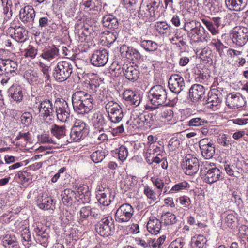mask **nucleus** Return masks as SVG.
<instances>
[{
  "mask_svg": "<svg viewBox=\"0 0 248 248\" xmlns=\"http://www.w3.org/2000/svg\"><path fill=\"white\" fill-rule=\"evenodd\" d=\"M74 111L80 114L88 113L93 108L94 100L93 96L84 91L75 92L72 97Z\"/></svg>",
  "mask_w": 248,
  "mask_h": 248,
  "instance_id": "obj_1",
  "label": "nucleus"
},
{
  "mask_svg": "<svg viewBox=\"0 0 248 248\" xmlns=\"http://www.w3.org/2000/svg\"><path fill=\"white\" fill-rule=\"evenodd\" d=\"M108 118L113 124H121L120 126L112 129L114 135L122 133L124 131V113L121 107L116 102L109 101L105 106Z\"/></svg>",
  "mask_w": 248,
  "mask_h": 248,
  "instance_id": "obj_2",
  "label": "nucleus"
},
{
  "mask_svg": "<svg viewBox=\"0 0 248 248\" xmlns=\"http://www.w3.org/2000/svg\"><path fill=\"white\" fill-rule=\"evenodd\" d=\"M149 98L151 104L154 105L151 107L152 109H155L160 106L167 104V89L160 85H155L149 91Z\"/></svg>",
  "mask_w": 248,
  "mask_h": 248,
  "instance_id": "obj_3",
  "label": "nucleus"
},
{
  "mask_svg": "<svg viewBox=\"0 0 248 248\" xmlns=\"http://www.w3.org/2000/svg\"><path fill=\"white\" fill-rule=\"evenodd\" d=\"M73 62L62 61L58 62L53 73V77L59 82L66 80L71 75L73 70Z\"/></svg>",
  "mask_w": 248,
  "mask_h": 248,
  "instance_id": "obj_4",
  "label": "nucleus"
},
{
  "mask_svg": "<svg viewBox=\"0 0 248 248\" xmlns=\"http://www.w3.org/2000/svg\"><path fill=\"white\" fill-rule=\"evenodd\" d=\"M230 37L234 44L242 46L248 41V28L243 26H236L231 31Z\"/></svg>",
  "mask_w": 248,
  "mask_h": 248,
  "instance_id": "obj_5",
  "label": "nucleus"
},
{
  "mask_svg": "<svg viewBox=\"0 0 248 248\" xmlns=\"http://www.w3.org/2000/svg\"><path fill=\"white\" fill-rule=\"evenodd\" d=\"M95 231L101 236L108 237L114 232V220L111 217H108L101 219L95 225Z\"/></svg>",
  "mask_w": 248,
  "mask_h": 248,
  "instance_id": "obj_6",
  "label": "nucleus"
},
{
  "mask_svg": "<svg viewBox=\"0 0 248 248\" xmlns=\"http://www.w3.org/2000/svg\"><path fill=\"white\" fill-rule=\"evenodd\" d=\"M199 161L195 155L187 154L183 160L182 167L185 173L189 175H193L198 171Z\"/></svg>",
  "mask_w": 248,
  "mask_h": 248,
  "instance_id": "obj_7",
  "label": "nucleus"
},
{
  "mask_svg": "<svg viewBox=\"0 0 248 248\" xmlns=\"http://www.w3.org/2000/svg\"><path fill=\"white\" fill-rule=\"evenodd\" d=\"M134 214V209L128 203L121 205L115 213V220L119 223H125L129 221Z\"/></svg>",
  "mask_w": 248,
  "mask_h": 248,
  "instance_id": "obj_8",
  "label": "nucleus"
},
{
  "mask_svg": "<svg viewBox=\"0 0 248 248\" xmlns=\"http://www.w3.org/2000/svg\"><path fill=\"white\" fill-rule=\"evenodd\" d=\"M36 100L39 101V104L36 102L35 108H37L39 113L44 118L53 116L55 115V107L53 103L49 99H45L43 100H39V98H36Z\"/></svg>",
  "mask_w": 248,
  "mask_h": 248,
  "instance_id": "obj_9",
  "label": "nucleus"
},
{
  "mask_svg": "<svg viewBox=\"0 0 248 248\" xmlns=\"http://www.w3.org/2000/svg\"><path fill=\"white\" fill-rule=\"evenodd\" d=\"M199 146L202 155L205 159H209L213 157L215 147L212 140L208 138H203L199 141Z\"/></svg>",
  "mask_w": 248,
  "mask_h": 248,
  "instance_id": "obj_10",
  "label": "nucleus"
},
{
  "mask_svg": "<svg viewBox=\"0 0 248 248\" xmlns=\"http://www.w3.org/2000/svg\"><path fill=\"white\" fill-rule=\"evenodd\" d=\"M65 126H59L56 124H53L50 128L51 134L57 138V147H62L67 145L68 138L66 135Z\"/></svg>",
  "mask_w": 248,
  "mask_h": 248,
  "instance_id": "obj_11",
  "label": "nucleus"
},
{
  "mask_svg": "<svg viewBox=\"0 0 248 248\" xmlns=\"http://www.w3.org/2000/svg\"><path fill=\"white\" fill-rule=\"evenodd\" d=\"M168 85L170 90L176 94L180 93L186 87L184 78L178 74L172 75L170 77Z\"/></svg>",
  "mask_w": 248,
  "mask_h": 248,
  "instance_id": "obj_12",
  "label": "nucleus"
},
{
  "mask_svg": "<svg viewBox=\"0 0 248 248\" xmlns=\"http://www.w3.org/2000/svg\"><path fill=\"white\" fill-rule=\"evenodd\" d=\"M140 45L146 51L152 53L150 57L153 61L160 58L161 51L158 50V44L155 41L141 39Z\"/></svg>",
  "mask_w": 248,
  "mask_h": 248,
  "instance_id": "obj_13",
  "label": "nucleus"
},
{
  "mask_svg": "<svg viewBox=\"0 0 248 248\" xmlns=\"http://www.w3.org/2000/svg\"><path fill=\"white\" fill-rule=\"evenodd\" d=\"M35 15V11L33 7L27 5L20 9L19 17L24 24H27L29 27H32Z\"/></svg>",
  "mask_w": 248,
  "mask_h": 248,
  "instance_id": "obj_14",
  "label": "nucleus"
},
{
  "mask_svg": "<svg viewBox=\"0 0 248 248\" xmlns=\"http://www.w3.org/2000/svg\"><path fill=\"white\" fill-rule=\"evenodd\" d=\"M108 55L107 51L104 49H100L94 51L91 58V63L95 66H103L107 62Z\"/></svg>",
  "mask_w": 248,
  "mask_h": 248,
  "instance_id": "obj_15",
  "label": "nucleus"
},
{
  "mask_svg": "<svg viewBox=\"0 0 248 248\" xmlns=\"http://www.w3.org/2000/svg\"><path fill=\"white\" fill-rule=\"evenodd\" d=\"M60 106H56L55 108V114H56L57 118L62 122H65L69 118L70 109L68 103L64 100L59 101Z\"/></svg>",
  "mask_w": 248,
  "mask_h": 248,
  "instance_id": "obj_16",
  "label": "nucleus"
},
{
  "mask_svg": "<svg viewBox=\"0 0 248 248\" xmlns=\"http://www.w3.org/2000/svg\"><path fill=\"white\" fill-rule=\"evenodd\" d=\"M205 92V88L202 85L194 84L189 90V97L192 102L196 103L202 100Z\"/></svg>",
  "mask_w": 248,
  "mask_h": 248,
  "instance_id": "obj_17",
  "label": "nucleus"
},
{
  "mask_svg": "<svg viewBox=\"0 0 248 248\" xmlns=\"http://www.w3.org/2000/svg\"><path fill=\"white\" fill-rule=\"evenodd\" d=\"M246 103L245 99L240 93L230 94L226 99V105L231 108H242Z\"/></svg>",
  "mask_w": 248,
  "mask_h": 248,
  "instance_id": "obj_18",
  "label": "nucleus"
},
{
  "mask_svg": "<svg viewBox=\"0 0 248 248\" xmlns=\"http://www.w3.org/2000/svg\"><path fill=\"white\" fill-rule=\"evenodd\" d=\"M208 33L205 31L204 28L200 24L195 30L189 33L188 36L195 42H206L209 40Z\"/></svg>",
  "mask_w": 248,
  "mask_h": 248,
  "instance_id": "obj_19",
  "label": "nucleus"
},
{
  "mask_svg": "<svg viewBox=\"0 0 248 248\" xmlns=\"http://www.w3.org/2000/svg\"><path fill=\"white\" fill-rule=\"evenodd\" d=\"M38 206L43 210H54L55 208V203L51 197H48L46 193L38 196L36 200Z\"/></svg>",
  "mask_w": 248,
  "mask_h": 248,
  "instance_id": "obj_20",
  "label": "nucleus"
},
{
  "mask_svg": "<svg viewBox=\"0 0 248 248\" xmlns=\"http://www.w3.org/2000/svg\"><path fill=\"white\" fill-rule=\"evenodd\" d=\"M122 72L126 79L132 82L136 81L140 75V71L138 67L133 65H124Z\"/></svg>",
  "mask_w": 248,
  "mask_h": 248,
  "instance_id": "obj_21",
  "label": "nucleus"
},
{
  "mask_svg": "<svg viewBox=\"0 0 248 248\" xmlns=\"http://www.w3.org/2000/svg\"><path fill=\"white\" fill-rule=\"evenodd\" d=\"M164 152V147L157 143H151L147 149H145L143 154L146 159H150L155 155H161Z\"/></svg>",
  "mask_w": 248,
  "mask_h": 248,
  "instance_id": "obj_22",
  "label": "nucleus"
},
{
  "mask_svg": "<svg viewBox=\"0 0 248 248\" xmlns=\"http://www.w3.org/2000/svg\"><path fill=\"white\" fill-rule=\"evenodd\" d=\"M11 37L16 42L23 43L28 38V31L23 27H16L11 29Z\"/></svg>",
  "mask_w": 248,
  "mask_h": 248,
  "instance_id": "obj_23",
  "label": "nucleus"
},
{
  "mask_svg": "<svg viewBox=\"0 0 248 248\" xmlns=\"http://www.w3.org/2000/svg\"><path fill=\"white\" fill-rule=\"evenodd\" d=\"M123 98L135 107L139 106L141 101L140 94L131 90H126L123 94Z\"/></svg>",
  "mask_w": 248,
  "mask_h": 248,
  "instance_id": "obj_24",
  "label": "nucleus"
},
{
  "mask_svg": "<svg viewBox=\"0 0 248 248\" xmlns=\"http://www.w3.org/2000/svg\"><path fill=\"white\" fill-rule=\"evenodd\" d=\"M93 126L95 129H98V131L101 132L107 125V120L104 115L100 113L96 112L93 114L92 118Z\"/></svg>",
  "mask_w": 248,
  "mask_h": 248,
  "instance_id": "obj_25",
  "label": "nucleus"
},
{
  "mask_svg": "<svg viewBox=\"0 0 248 248\" xmlns=\"http://www.w3.org/2000/svg\"><path fill=\"white\" fill-rule=\"evenodd\" d=\"M248 0H225L227 7L230 10L237 12L245 9Z\"/></svg>",
  "mask_w": 248,
  "mask_h": 248,
  "instance_id": "obj_26",
  "label": "nucleus"
},
{
  "mask_svg": "<svg viewBox=\"0 0 248 248\" xmlns=\"http://www.w3.org/2000/svg\"><path fill=\"white\" fill-rule=\"evenodd\" d=\"M59 51L58 48L54 45L46 47L43 50L40 57L44 59L50 61L59 56Z\"/></svg>",
  "mask_w": 248,
  "mask_h": 248,
  "instance_id": "obj_27",
  "label": "nucleus"
},
{
  "mask_svg": "<svg viewBox=\"0 0 248 248\" xmlns=\"http://www.w3.org/2000/svg\"><path fill=\"white\" fill-rule=\"evenodd\" d=\"M161 222L155 217H150L147 224L148 231L153 234H157L161 229Z\"/></svg>",
  "mask_w": 248,
  "mask_h": 248,
  "instance_id": "obj_28",
  "label": "nucleus"
},
{
  "mask_svg": "<svg viewBox=\"0 0 248 248\" xmlns=\"http://www.w3.org/2000/svg\"><path fill=\"white\" fill-rule=\"evenodd\" d=\"M102 23L104 27L115 31L118 29L119 22L118 19L112 15H107L103 16Z\"/></svg>",
  "mask_w": 248,
  "mask_h": 248,
  "instance_id": "obj_29",
  "label": "nucleus"
},
{
  "mask_svg": "<svg viewBox=\"0 0 248 248\" xmlns=\"http://www.w3.org/2000/svg\"><path fill=\"white\" fill-rule=\"evenodd\" d=\"M89 132H86L84 130L72 128L70 133L69 138L68 139L67 144L72 142H78L84 139Z\"/></svg>",
  "mask_w": 248,
  "mask_h": 248,
  "instance_id": "obj_30",
  "label": "nucleus"
},
{
  "mask_svg": "<svg viewBox=\"0 0 248 248\" xmlns=\"http://www.w3.org/2000/svg\"><path fill=\"white\" fill-rule=\"evenodd\" d=\"M221 174L219 169L216 167L210 169L205 174L204 180L209 184L214 183L219 180Z\"/></svg>",
  "mask_w": 248,
  "mask_h": 248,
  "instance_id": "obj_31",
  "label": "nucleus"
},
{
  "mask_svg": "<svg viewBox=\"0 0 248 248\" xmlns=\"http://www.w3.org/2000/svg\"><path fill=\"white\" fill-rule=\"evenodd\" d=\"M8 95L14 100L20 102L23 98V93L21 87L17 84L13 85L8 90Z\"/></svg>",
  "mask_w": 248,
  "mask_h": 248,
  "instance_id": "obj_32",
  "label": "nucleus"
},
{
  "mask_svg": "<svg viewBox=\"0 0 248 248\" xmlns=\"http://www.w3.org/2000/svg\"><path fill=\"white\" fill-rule=\"evenodd\" d=\"M33 230L38 241L43 243L46 241L48 237V234L46 232V229H44L42 224H36V225L34 226Z\"/></svg>",
  "mask_w": 248,
  "mask_h": 248,
  "instance_id": "obj_33",
  "label": "nucleus"
},
{
  "mask_svg": "<svg viewBox=\"0 0 248 248\" xmlns=\"http://www.w3.org/2000/svg\"><path fill=\"white\" fill-rule=\"evenodd\" d=\"M61 196L62 203L66 206H70L76 198V193L70 189H66L62 192Z\"/></svg>",
  "mask_w": 248,
  "mask_h": 248,
  "instance_id": "obj_34",
  "label": "nucleus"
},
{
  "mask_svg": "<svg viewBox=\"0 0 248 248\" xmlns=\"http://www.w3.org/2000/svg\"><path fill=\"white\" fill-rule=\"evenodd\" d=\"M208 124V122L205 119L194 116L191 117L187 122V125L192 128H200L201 126L207 125Z\"/></svg>",
  "mask_w": 248,
  "mask_h": 248,
  "instance_id": "obj_35",
  "label": "nucleus"
},
{
  "mask_svg": "<svg viewBox=\"0 0 248 248\" xmlns=\"http://www.w3.org/2000/svg\"><path fill=\"white\" fill-rule=\"evenodd\" d=\"M207 240L202 235L193 237L191 239V248H207Z\"/></svg>",
  "mask_w": 248,
  "mask_h": 248,
  "instance_id": "obj_36",
  "label": "nucleus"
},
{
  "mask_svg": "<svg viewBox=\"0 0 248 248\" xmlns=\"http://www.w3.org/2000/svg\"><path fill=\"white\" fill-rule=\"evenodd\" d=\"M2 242L5 248H20L16 238L14 235L7 234L3 236Z\"/></svg>",
  "mask_w": 248,
  "mask_h": 248,
  "instance_id": "obj_37",
  "label": "nucleus"
},
{
  "mask_svg": "<svg viewBox=\"0 0 248 248\" xmlns=\"http://www.w3.org/2000/svg\"><path fill=\"white\" fill-rule=\"evenodd\" d=\"M207 107L215 110L221 102V99L217 94H211L206 100Z\"/></svg>",
  "mask_w": 248,
  "mask_h": 248,
  "instance_id": "obj_38",
  "label": "nucleus"
},
{
  "mask_svg": "<svg viewBox=\"0 0 248 248\" xmlns=\"http://www.w3.org/2000/svg\"><path fill=\"white\" fill-rule=\"evenodd\" d=\"M141 0H128L123 2L124 7L132 12L139 13Z\"/></svg>",
  "mask_w": 248,
  "mask_h": 248,
  "instance_id": "obj_39",
  "label": "nucleus"
},
{
  "mask_svg": "<svg viewBox=\"0 0 248 248\" xmlns=\"http://www.w3.org/2000/svg\"><path fill=\"white\" fill-rule=\"evenodd\" d=\"M106 155V152L103 150H98L93 152L90 155V157L93 162L95 163H97L102 161L105 158Z\"/></svg>",
  "mask_w": 248,
  "mask_h": 248,
  "instance_id": "obj_40",
  "label": "nucleus"
},
{
  "mask_svg": "<svg viewBox=\"0 0 248 248\" xmlns=\"http://www.w3.org/2000/svg\"><path fill=\"white\" fill-rule=\"evenodd\" d=\"M5 67L6 69V74H12L15 72L18 67V64L16 62L11 59H5Z\"/></svg>",
  "mask_w": 248,
  "mask_h": 248,
  "instance_id": "obj_41",
  "label": "nucleus"
},
{
  "mask_svg": "<svg viewBox=\"0 0 248 248\" xmlns=\"http://www.w3.org/2000/svg\"><path fill=\"white\" fill-rule=\"evenodd\" d=\"M90 220V224L91 225L94 223V220L102 219V214L99 209L96 208H91Z\"/></svg>",
  "mask_w": 248,
  "mask_h": 248,
  "instance_id": "obj_42",
  "label": "nucleus"
},
{
  "mask_svg": "<svg viewBox=\"0 0 248 248\" xmlns=\"http://www.w3.org/2000/svg\"><path fill=\"white\" fill-rule=\"evenodd\" d=\"M164 223L166 225H170L175 224L177 221V217L173 214L167 212L162 216Z\"/></svg>",
  "mask_w": 248,
  "mask_h": 248,
  "instance_id": "obj_43",
  "label": "nucleus"
},
{
  "mask_svg": "<svg viewBox=\"0 0 248 248\" xmlns=\"http://www.w3.org/2000/svg\"><path fill=\"white\" fill-rule=\"evenodd\" d=\"M144 2V0H141L139 14L143 15V13H144L145 15L152 16L153 14V11L151 10L152 9L151 4H145Z\"/></svg>",
  "mask_w": 248,
  "mask_h": 248,
  "instance_id": "obj_44",
  "label": "nucleus"
},
{
  "mask_svg": "<svg viewBox=\"0 0 248 248\" xmlns=\"http://www.w3.org/2000/svg\"><path fill=\"white\" fill-rule=\"evenodd\" d=\"M200 24V22L196 20L187 21L185 23L184 29L187 32V34L189 35V33H190V31H192L198 27V26H199Z\"/></svg>",
  "mask_w": 248,
  "mask_h": 248,
  "instance_id": "obj_45",
  "label": "nucleus"
},
{
  "mask_svg": "<svg viewBox=\"0 0 248 248\" xmlns=\"http://www.w3.org/2000/svg\"><path fill=\"white\" fill-rule=\"evenodd\" d=\"M21 237L24 245L31 246L33 244L31 233L29 229H25L22 231Z\"/></svg>",
  "mask_w": 248,
  "mask_h": 248,
  "instance_id": "obj_46",
  "label": "nucleus"
},
{
  "mask_svg": "<svg viewBox=\"0 0 248 248\" xmlns=\"http://www.w3.org/2000/svg\"><path fill=\"white\" fill-rule=\"evenodd\" d=\"M188 184L186 181H183L175 184L169 191L170 194L173 193L174 191L177 192L186 189L188 187Z\"/></svg>",
  "mask_w": 248,
  "mask_h": 248,
  "instance_id": "obj_47",
  "label": "nucleus"
},
{
  "mask_svg": "<svg viewBox=\"0 0 248 248\" xmlns=\"http://www.w3.org/2000/svg\"><path fill=\"white\" fill-rule=\"evenodd\" d=\"M166 239L164 235H162L157 240L152 239L148 241L149 246L153 248H161V245L164 243Z\"/></svg>",
  "mask_w": 248,
  "mask_h": 248,
  "instance_id": "obj_48",
  "label": "nucleus"
},
{
  "mask_svg": "<svg viewBox=\"0 0 248 248\" xmlns=\"http://www.w3.org/2000/svg\"><path fill=\"white\" fill-rule=\"evenodd\" d=\"M211 45L214 46L216 47V50L218 52L220 56L221 57L224 54V49L226 48L227 47L223 44L220 39L217 38V41L216 40H213L211 43Z\"/></svg>",
  "mask_w": 248,
  "mask_h": 248,
  "instance_id": "obj_49",
  "label": "nucleus"
},
{
  "mask_svg": "<svg viewBox=\"0 0 248 248\" xmlns=\"http://www.w3.org/2000/svg\"><path fill=\"white\" fill-rule=\"evenodd\" d=\"M20 118L22 124L25 126H28L32 122V116L31 113L25 112L21 115Z\"/></svg>",
  "mask_w": 248,
  "mask_h": 248,
  "instance_id": "obj_50",
  "label": "nucleus"
},
{
  "mask_svg": "<svg viewBox=\"0 0 248 248\" xmlns=\"http://www.w3.org/2000/svg\"><path fill=\"white\" fill-rule=\"evenodd\" d=\"M25 76L28 80H30L32 82H39L38 74L33 70H29L25 72Z\"/></svg>",
  "mask_w": 248,
  "mask_h": 248,
  "instance_id": "obj_51",
  "label": "nucleus"
},
{
  "mask_svg": "<svg viewBox=\"0 0 248 248\" xmlns=\"http://www.w3.org/2000/svg\"><path fill=\"white\" fill-rule=\"evenodd\" d=\"M134 48L129 47L126 45H123L120 49L122 55L130 59L131 58V54L133 51Z\"/></svg>",
  "mask_w": 248,
  "mask_h": 248,
  "instance_id": "obj_52",
  "label": "nucleus"
},
{
  "mask_svg": "<svg viewBox=\"0 0 248 248\" xmlns=\"http://www.w3.org/2000/svg\"><path fill=\"white\" fill-rule=\"evenodd\" d=\"M24 56L26 58L30 57L34 59L37 54V49L34 46L29 45L27 49L24 50Z\"/></svg>",
  "mask_w": 248,
  "mask_h": 248,
  "instance_id": "obj_53",
  "label": "nucleus"
},
{
  "mask_svg": "<svg viewBox=\"0 0 248 248\" xmlns=\"http://www.w3.org/2000/svg\"><path fill=\"white\" fill-rule=\"evenodd\" d=\"M144 117L145 118V125L151 127L155 119V116L153 113L145 112L144 116H141L142 119H144Z\"/></svg>",
  "mask_w": 248,
  "mask_h": 248,
  "instance_id": "obj_54",
  "label": "nucleus"
},
{
  "mask_svg": "<svg viewBox=\"0 0 248 248\" xmlns=\"http://www.w3.org/2000/svg\"><path fill=\"white\" fill-rule=\"evenodd\" d=\"M224 221L228 227L232 228L235 224L236 217L234 213L228 214L225 216Z\"/></svg>",
  "mask_w": 248,
  "mask_h": 248,
  "instance_id": "obj_55",
  "label": "nucleus"
},
{
  "mask_svg": "<svg viewBox=\"0 0 248 248\" xmlns=\"http://www.w3.org/2000/svg\"><path fill=\"white\" fill-rule=\"evenodd\" d=\"M202 21L213 35H216L218 33V28L213 25V22L205 19H202Z\"/></svg>",
  "mask_w": 248,
  "mask_h": 248,
  "instance_id": "obj_56",
  "label": "nucleus"
},
{
  "mask_svg": "<svg viewBox=\"0 0 248 248\" xmlns=\"http://www.w3.org/2000/svg\"><path fill=\"white\" fill-rule=\"evenodd\" d=\"M72 128H75L82 130H84L86 132H89V128L87 124L82 120L77 119Z\"/></svg>",
  "mask_w": 248,
  "mask_h": 248,
  "instance_id": "obj_57",
  "label": "nucleus"
},
{
  "mask_svg": "<svg viewBox=\"0 0 248 248\" xmlns=\"http://www.w3.org/2000/svg\"><path fill=\"white\" fill-rule=\"evenodd\" d=\"M143 192L147 198L150 199L151 201L155 202L156 200L155 192L148 186H144Z\"/></svg>",
  "mask_w": 248,
  "mask_h": 248,
  "instance_id": "obj_58",
  "label": "nucleus"
},
{
  "mask_svg": "<svg viewBox=\"0 0 248 248\" xmlns=\"http://www.w3.org/2000/svg\"><path fill=\"white\" fill-rule=\"evenodd\" d=\"M91 207L90 206L83 207L81 208L80 211V220L82 222L84 219H87L90 217Z\"/></svg>",
  "mask_w": 248,
  "mask_h": 248,
  "instance_id": "obj_59",
  "label": "nucleus"
},
{
  "mask_svg": "<svg viewBox=\"0 0 248 248\" xmlns=\"http://www.w3.org/2000/svg\"><path fill=\"white\" fill-rule=\"evenodd\" d=\"M128 156V151L126 148L122 145L121 146L119 149L118 151V157L119 159L122 161H124L125 160Z\"/></svg>",
  "mask_w": 248,
  "mask_h": 248,
  "instance_id": "obj_60",
  "label": "nucleus"
},
{
  "mask_svg": "<svg viewBox=\"0 0 248 248\" xmlns=\"http://www.w3.org/2000/svg\"><path fill=\"white\" fill-rule=\"evenodd\" d=\"M145 4H151L152 9L153 11V14L155 10L157 9L161 3V0H144Z\"/></svg>",
  "mask_w": 248,
  "mask_h": 248,
  "instance_id": "obj_61",
  "label": "nucleus"
},
{
  "mask_svg": "<svg viewBox=\"0 0 248 248\" xmlns=\"http://www.w3.org/2000/svg\"><path fill=\"white\" fill-rule=\"evenodd\" d=\"M177 200H179L180 204L184 207H188L191 203L190 198L187 196L181 197Z\"/></svg>",
  "mask_w": 248,
  "mask_h": 248,
  "instance_id": "obj_62",
  "label": "nucleus"
},
{
  "mask_svg": "<svg viewBox=\"0 0 248 248\" xmlns=\"http://www.w3.org/2000/svg\"><path fill=\"white\" fill-rule=\"evenodd\" d=\"M173 112L171 109H167L163 111L161 113L162 118H164L167 121L169 122L173 118Z\"/></svg>",
  "mask_w": 248,
  "mask_h": 248,
  "instance_id": "obj_63",
  "label": "nucleus"
},
{
  "mask_svg": "<svg viewBox=\"0 0 248 248\" xmlns=\"http://www.w3.org/2000/svg\"><path fill=\"white\" fill-rule=\"evenodd\" d=\"M184 244L183 240L179 238L172 242L170 246L171 248H183Z\"/></svg>",
  "mask_w": 248,
  "mask_h": 248,
  "instance_id": "obj_64",
  "label": "nucleus"
}]
</instances>
